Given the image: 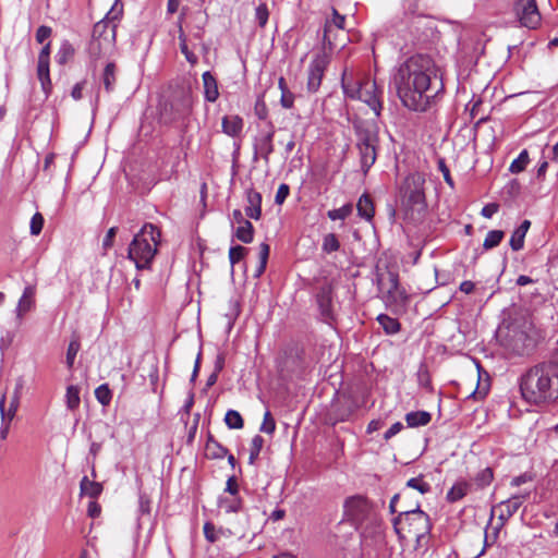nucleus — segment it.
Masks as SVG:
<instances>
[{
  "label": "nucleus",
  "mask_w": 558,
  "mask_h": 558,
  "mask_svg": "<svg viewBox=\"0 0 558 558\" xmlns=\"http://www.w3.org/2000/svg\"><path fill=\"white\" fill-rule=\"evenodd\" d=\"M395 85L402 105L418 112L426 111L444 88L435 61L422 53L410 57L399 66Z\"/></svg>",
  "instance_id": "obj_1"
},
{
  "label": "nucleus",
  "mask_w": 558,
  "mask_h": 558,
  "mask_svg": "<svg viewBox=\"0 0 558 558\" xmlns=\"http://www.w3.org/2000/svg\"><path fill=\"white\" fill-rule=\"evenodd\" d=\"M520 391L531 404L558 401V350L548 361L532 366L521 376Z\"/></svg>",
  "instance_id": "obj_2"
},
{
  "label": "nucleus",
  "mask_w": 558,
  "mask_h": 558,
  "mask_svg": "<svg viewBox=\"0 0 558 558\" xmlns=\"http://www.w3.org/2000/svg\"><path fill=\"white\" fill-rule=\"evenodd\" d=\"M424 185V174L412 172L404 178L399 187L400 203L405 219L412 222L421 221L427 208Z\"/></svg>",
  "instance_id": "obj_3"
},
{
  "label": "nucleus",
  "mask_w": 558,
  "mask_h": 558,
  "mask_svg": "<svg viewBox=\"0 0 558 558\" xmlns=\"http://www.w3.org/2000/svg\"><path fill=\"white\" fill-rule=\"evenodd\" d=\"M355 135V148L359 153L361 169L368 172L377 159L379 148V128L373 120L355 118L352 120Z\"/></svg>",
  "instance_id": "obj_4"
},
{
  "label": "nucleus",
  "mask_w": 558,
  "mask_h": 558,
  "mask_svg": "<svg viewBox=\"0 0 558 558\" xmlns=\"http://www.w3.org/2000/svg\"><path fill=\"white\" fill-rule=\"evenodd\" d=\"M341 87L345 97L365 102L376 117L380 116L383 89L378 87L375 80L365 75L354 77L344 70L341 75Z\"/></svg>",
  "instance_id": "obj_5"
},
{
  "label": "nucleus",
  "mask_w": 558,
  "mask_h": 558,
  "mask_svg": "<svg viewBox=\"0 0 558 558\" xmlns=\"http://www.w3.org/2000/svg\"><path fill=\"white\" fill-rule=\"evenodd\" d=\"M160 230L153 223H145L129 245L128 258L135 263L137 270L150 269L160 243Z\"/></svg>",
  "instance_id": "obj_6"
},
{
  "label": "nucleus",
  "mask_w": 558,
  "mask_h": 558,
  "mask_svg": "<svg viewBox=\"0 0 558 558\" xmlns=\"http://www.w3.org/2000/svg\"><path fill=\"white\" fill-rule=\"evenodd\" d=\"M375 281L388 308L395 313L407 308L410 296L405 289L400 286L398 271L390 269L387 265L384 268L377 265Z\"/></svg>",
  "instance_id": "obj_7"
},
{
  "label": "nucleus",
  "mask_w": 558,
  "mask_h": 558,
  "mask_svg": "<svg viewBox=\"0 0 558 558\" xmlns=\"http://www.w3.org/2000/svg\"><path fill=\"white\" fill-rule=\"evenodd\" d=\"M391 523L399 542H403L407 534L430 533L433 527L429 515L421 509L417 500L415 504L403 505Z\"/></svg>",
  "instance_id": "obj_8"
},
{
  "label": "nucleus",
  "mask_w": 558,
  "mask_h": 558,
  "mask_svg": "<svg viewBox=\"0 0 558 558\" xmlns=\"http://www.w3.org/2000/svg\"><path fill=\"white\" fill-rule=\"evenodd\" d=\"M193 94L186 86L175 88L169 99L160 107V121L165 124H172L185 121L192 113Z\"/></svg>",
  "instance_id": "obj_9"
},
{
  "label": "nucleus",
  "mask_w": 558,
  "mask_h": 558,
  "mask_svg": "<svg viewBox=\"0 0 558 558\" xmlns=\"http://www.w3.org/2000/svg\"><path fill=\"white\" fill-rule=\"evenodd\" d=\"M329 28L326 29V35L322 39V50L318 52L315 58L312 60L308 66V77H307V90L310 93H316L322 84L324 73L327 66L330 63V57L332 51L335 50V44L329 38L328 35Z\"/></svg>",
  "instance_id": "obj_10"
},
{
  "label": "nucleus",
  "mask_w": 558,
  "mask_h": 558,
  "mask_svg": "<svg viewBox=\"0 0 558 558\" xmlns=\"http://www.w3.org/2000/svg\"><path fill=\"white\" fill-rule=\"evenodd\" d=\"M316 304L319 312L320 320L332 325L336 317L333 313V286L329 281H325L318 287L315 294Z\"/></svg>",
  "instance_id": "obj_11"
},
{
  "label": "nucleus",
  "mask_w": 558,
  "mask_h": 558,
  "mask_svg": "<svg viewBox=\"0 0 558 558\" xmlns=\"http://www.w3.org/2000/svg\"><path fill=\"white\" fill-rule=\"evenodd\" d=\"M343 507L348 520L355 524L364 522L373 511L372 502L361 495L347 498Z\"/></svg>",
  "instance_id": "obj_12"
},
{
  "label": "nucleus",
  "mask_w": 558,
  "mask_h": 558,
  "mask_svg": "<svg viewBox=\"0 0 558 558\" xmlns=\"http://www.w3.org/2000/svg\"><path fill=\"white\" fill-rule=\"evenodd\" d=\"M514 10L521 24L525 27L536 28L541 23L536 0H515Z\"/></svg>",
  "instance_id": "obj_13"
},
{
  "label": "nucleus",
  "mask_w": 558,
  "mask_h": 558,
  "mask_svg": "<svg viewBox=\"0 0 558 558\" xmlns=\"http://www.w3.org/2000/svg\"><path fill=\"white\" fill-rule=\"evenodd\" d=\"M268 125H269V131L264 134H260L259 136H256L254 138V143H253V149H254L253 160L257 161L258 158H262L266 165L269 163L270 155L275 150V145H274L275 126H274L272 122H269Z\"/></svg>",
  "instance_id": "obj_14"
},
{
  "label": "nucleus",
  "mask_w": 558,
  "mask_h": 558,
  "mask_svg": "<svg viewBox=\"0 0 558 558\" xmlns=\"http://www.w3.org/2000/svg\"><path fill=\"white\" fill-rule=\"evenodd\" d=\"M525 498V495H515L497 506L500 513L498 514L499 524L495 527V538L498 537V533L506 522L520 509Z\"/></svg>",
  "instance_id": "obj_15"
},
{
  "label": "nucleus",
  "mask_w": 558,
  "mask_h": 558,
  "mask_svg": "<svg viewBox=\"0 0 558 558\" xmlns=\"http://www.w3.org/2000/svg\"><path fill=\"white\" fill-rule=\"evenodd\" d=\"M232 223H238V228L234 231V236L245 243H252L254 240V227L252 222L244 218L240 209H234L231 214Z\"/></svg>",
  "instance_id": "obj_16"
},
{
  "label": "nucleus",
  "mask_w": 558,
  "mask_h": 558,
  "mask_svg": "<svg viewBox=\"0 0 558 558\" xmlns=\"http://www.w3.org/2000/svg\"><path fill=\"white\" fill-rule=\"evenodd\" d=\"M23 388H24V380L22 378H19L15 384L14 391L10 398L8 409H5V401H7L5 396H2V398L0 399V412H1V417H2L3 422H5V421L11 422L13 420V417L15 416V413L20 405V400H21Z\"/></svg>",
  "instance_id": "obj_17"
},
{
  "label": "nucleus",
  "mask_w": 558,
  "mask_h": 558,
  "mask_svg": "<svg viewBox=\"0 0 558 558\" xmlns=\"http://www.w3.org/2000/svg\"><path fill=\"white\" fill-rule=\"evenodd\" d=\"M117 20H108L107 16L97 22L94 25L93 28V39L94 40H100L105 39L108 41H114L116 40V29L117 24L114 23Z\"/></svg>",
  "instance_id": "obj_18"
},
{
  "label": "nucleus",
  "mask_w": 558,
  "mask_h": 558,
  "mask_svg": "<svg viewBox=\"0 0 558 558\" xmlns=\"http://www.w3.org/2000/svg\"><path fill=\"white\" fill-rule=\"evenodd\" d=\"M247 205L245 207V215L258 220L262 217V194L254 189H247L245 192Z\"/></svg>",
  "instance_id": "obj_19"
},
{
  "label": "nucleus",
  "mask_w": 558,
  "mask_h": 558,
  "mask_svg": "<svg viewBox=\"0 0 558 558\" xmlns=\"http://www.w3.org/2000/svg\"><path fill=\"white\" fill-rule=\"evenodd\" d=\"M35 296H36V287L34 284H29L25 287L22 296L19 300L16 306V316L19 319L32 311L35 306Z\"/></svg>",
  "instance_id": "obj_20"
},
{
  "label": "nucleus",
  "mask_w": 558,
  "mask_h": 558,
  "mask_svg": "<svg viewBox=\"0 0 558 558\" xmlns=\"http://www.w3.org/2000/svg\"><path fill=\"white\" fill-rule=\"evenodd\" d=\"M36 74H37V78L40 83L41 90L44 92L46 98H48L52 93V82H51V77H50V62L37 61Z\"/></svg>",
  "instance_id": "obj_21"
},
{
  "label": "nucleus",
  "mask_w": 558,
  "mask_h": 558,
  "mask_svg": "<svg viewBox=\"0 0 558 558\" xmlns=\"http://www.w3.org/2000/svg\"><path fill=\"white\" fill-rule=\"evenodd\" d=\"M204 98L208 102H215L219 97L218 82L211 72L206 71L202 75Z\"/></svg>",
  "instance_id": "obj_22"
},
{
  "label": "nucleus",
  "mask_w": 558,
  "mask_h": 558,
  "mask_svg": "<svg viewBox=\"0 0 558 558\" xmlns=\"http://www.w3.org/2000/svg\"><path fill=\"white\" fill-rule=\"evenodd\" d=\"M222 132L229 136L235 137L243 130V119L235 116H225L221 121Z\"/></svg>",
  "instance_id": "obj_23"
},
{
  "label": "nucleus",
  "mask_w": 558,
  "mask_h": 558,
  "mask_svg": "<svg viewBox=\"0 0 558 558\" xmlns=\"http://www.w3.org/2000/svg\"><path fill=\"white\" fill-rule=\"evenodd\" d=\"M531 227V221L525 219L521 222V225L512 232L510 239V247L518 252L524 247V239Z\"/></svg>",
  "instance_id": "obj_24"
},
{
  "label": "nucleus",
  "mask_w": 558,
  "mask_h": 558,
  "mask_svg": "<svg viewBox=\"0 0 558 558\" xmlns=\"http://www.w3.org/2000/svg\"><path fill=\"white\" fill-rule=\"evenodd\" d=\"M356 210L357 215L367 220L371 221L374 218L375 215V207L372 197L364 193L357 201L356 204Z\"/></svg>",
  "instance_id": "obj_25"
},
{
  "label": "nucleus",
  "mask_w": 558,
  "mask_h": 558,
  "mask_svg": "<svg viewBox=\"0 0 558 558\" xmlns=\"http://www.w3.org/2000/svg\"><path fill=\"white\" fill-rule=\"evenodd\" d=\"M205 451L206 456L210 459H222L229 453L228 449L218 442L210 434L207 437Z\"/></svg>",
  "instance_id": "obj_26"
},
{
  "label": "nucleus",
  "mask_w": 558,
  "mask_h": 558,
  "mask_svg": "<svg viewBox=\"0 0 558 558\" xmlns=\"http://www.w3.org/2000/svg\"><path fill=\"white\" fill-rule=\"evenodd\" d=\"M204 536L209 543H216L221 537H229L232 535V532L229 529L219 527L217 529L214 523L205 522L204 527Z\"/></svg>",
  "instance_id": "obj_27"
},
{
  "label": "nucleus",
  "mask_w": 558,
  "mask_h": 558,
  "mask_svg": "<svg viewBox=\"0 0 558 558\" xmlns=\"http://www.w3.org/2000/svg\"><path fill=\"white\" fill-rule=\"evenodd\" d=\"M101 82L108 94L113 92L117 83V65L114 62H108L106 64L101 74Z\"/></svg>",
  "instance_id": "obj_28"
},
{
  "label": "nucleus",
  "mask_w": 558,
  "mask_h": 558,
  "mask_svg": "<svg viewBox=\"0 0 558 558\" xmlns=\"http://www.w3.org/2000/svg\"><path fill=\"white\" fill-rule=\"evenodd\" d=\"M81 494L86 495L93 499L98 498L102 493V484L96 481H90L87 476H84L80 483Z\"/></svg>",
  "instance_id": "obj_29"
},
{
  "label": "nucleus",
  "mask_w": 558,
  "mask_h": 558,
  "mask_svg": "<svg viewBox=\"0 0 558 558\" xmlns=\"http://www.w3.org/2000/svg\"><path fill=\"white\" fill-rule=\"evenodd\" d=\"M430 420L432 414L427 411H413L405 414V422L409 427L425 426Z\"/></svg>",
  "instance_id": "obj_30"
},
{
  "label": "nucleus",
  "mask_w": 558,
  "mask_h": 558,
  "mask_svg": "<svg viewBox=\"0 0 558 558\" xmlns=\"http://www.w3.org/2000/svg\"><path fill=\"white\" fill-rule=\"evenodd\" d=\"M376 319L387 335H396L401 329L400 322L387 314H379Z\"/></svg>",
  "instance_id": "obj_31"
},
{
  "label": "nucleus",
  "mask_w": 558,
  "mask_h": 558,
  "mask_svg": "<svg viewBox=\"0 0 558 558\" xmlns=\"http://www.w3.org/2000/svg\"><path fill=\"white\" fill-rule=\"evenodd\" d=\"M74 54L75 48L73 45L69 40H63L56 56L57 62L64 65L74 58Z\"/></svg>",
  "instance_id": "obj_32"
},
{
  "label": "nucleus",
  "mask_w": 558,
  "mask_h": 558,
  "mask_svg": "<svg viewBox=\"0 0 558 558\" xmlns=\"http://www.w3.org/2000/svg\"><path fill=\"white\" fill-rule=\"evenodd\" d=\"M344 23L345 16L341 15L335 8H332V19L326 21L323 37L326 35V29L329 28L328 35L329 38L331 39V33L333 28H337L338 31H343Z\"/></svg>",
  "instance_id": "obj_33"
},
{
  "label": "nucleus",
  "mask_w": 558,
  "mask_h": 558,
  "mask_svg": "<svg viewBox=\"0 0 558 558\" xmlns=\"http://www.w3.org/2000/svg\"><path fill=\"white\" fill-rule=\"evenodd\" d=\"M81 349V338L77 333H73L71 341L66 351V366L68 368H72L74 365V361L76 357L77 352Z\"/></svg>",
  "instance_id": "obj_34"
},
{
  "label": "nucleus",
  "mask_w": 558,
  "mask_h": 558,
  "mask_svg": "<svg viewBox=\"0 0 558 558\" xmlns=\"http://www.w3.org/2000/svg\"><path fill=\"white\" fill-rule=\"evenodd\" d=\"M468 489L469 484L466 482H459L454 484L447 493V500L449 502H456L462 499L468 494Z\"/></svg>",
  "instance_id": "obj_35"
},
{
  "label": "nucleus",
  "mask_w": 558,
  "mask_h": 558,
  "mask_svg": "<svg viewBox=\"0 0 558 558\" xmlns=\"http://www.w3.org/2000/svg\"><path fill=\"white\" fill-rule=\"evenodd\" d=\"M66 408L71 411L78 409L81 403L80 388L77 386H69L65 393Z\"/></svg>",
  "instance_id": "obj_36"
},
{
  "label": "nucleus",
  "mask_w": 558,
  "mask_h": 558,
  "mask_svg": "<svg viewBox=\"0 0 558 558\" xmlns=\"http://www.w3.org/2000/svg\"><path fill=\"white\" fill-rule=\"evenodd\" d=\"M219 506L226 512H239L242 509V499L240 496H232V498L220 497Z\"/></svg>",
  "instance_id": "obj_37"
},
{
  "label": "nucleus",
  "mask_w": 558,
  "mask_h": 558,
  "mask_svg": "<svg viewBox=\"0 0 558 558\" xmlns=\"http://www.w3.org/2000/svg\"><path fill=\"white\" fill-rule=\"evenodd\" d=\"M529 162H530L529 153H527V150H526V149H523V150L519 154L518 158H515V159L511 162V165H510V167H509V171H510L511 173H520V172H522V171H524V170H525V168H526V166L529 165Z\"/></svg>",
  "instance_id": "obj_38"
},
{
  "label": "nucleus",
  "mask_w": 558,
  "mask_h": 558,
  "mask_svg": "<svg viewBox=\"0 0 558 558\" xmlns=\"http://www.w3.org/2000/svg\"><path fill=\"white\" fill-rule=\"evenodd\" d=\"M416 376L417 383L421 387L425 388L428 391L433 390L430 374L425 363L420 364Z\"/></svg>",
  "instance_id": "obj_39"
},
{
  "label": "nucleus",
  "mask_w": 558,
  "mask_h": 558,
  "mask_svg": "<svg viewBox=\"0 0 558 558\" xmlns=\"http://www.w3.org/2000/svg\"><path fill=\"white\" fill-rule=\"evenodd\" d=\"M504 235H505V233L501 230L489 231L484 240L483 247L485 250H492V248L498 246L500 244L501 240L504 239Z\"/></svg>",
  "instance_id": "obj_40"
},
{
  "label": "nucleus",
  "mask_w": 558,
  "mask_h": 558,
  "mask_svg": "<svg viewBox=\"0 0 558 558\" xmlns=\"http://www.w3.org/2000/svg\"><path fill=\"white\" fill-rule=\"evenodd\" d=\"M95 397L97 401L106 407L109 405L112 400V392L108 384H102L95 389Z\"/></svg>",
  "instance_id": "obj_41"
},
{
  "label": "nucleus",
  "mask_w": 558,
  "mask_h": 558,
  "mask_svg": "<svg viewBox=\"0 0 558 558\" xmlns=\"http://www.w3.org/2000/svg\"><path fill=\"white\" fill-rule=\"evenodd\" d=\"M225 422L227 426L231 429H240L244 425V421L241 414L235 410H229L226 413Z\"/></svg>",
  "instance_id": "obj_42"
},
{
  "label": "nucleus",
  "mask_w": 558,
  "mask_h": 558,
  "mask_svg": "<svg viewBox=\"0 0 558 558\" xmlns=\"http://www.w3.org/2000/svg\"><path fill=\"white\" fill-rule=\"evenodd\" d=\"M179 40H180V50L185 56L186 60L193 65L196 64L198 61V58L189 50L187 44H186V36L182 29V26H180L179 29Z\"/></svg>",
  "instance_id": "obj_43"
},
{
  "label": "nucleus",
  "mask_w": 558,
  "mask_h": 558,
  "mask_svg": "<svg viewBox=\"0 0 558 558\" xmlns=\"http://www.w3.org/2000/svg\"><path fill=\"white\" fill-rule=\"evenodd\" d=\"M407 488L416 489L423 495L432 490V486L423 480V475L410 478L407 482Z\"/></svg>",
  "instance_id": "obj_44"
},
{
  "label": "nucleus",
  "mask_w": 558,
  "mask_h": 558,
  "mask_svg": "<svg viewBox=\"0 0 558 558\" xmlns=\"http://www.w3.org/2000/svg\"><path fill=\"white\" fill-rule=\"evenodd\" d=\"M340 248V242L335 233H328L324 236L322 250L325 253H333Z\"/></svg>",
  "instance_id": "obj_45"
},
{
  "label": "nucleus",
  "mask_w": 558,
  "mask_h": 558,
  "mask_svg": "<svg viewBox=\"0 0 558 558\" xmlns=\"http://www.w3.org/2000/svg\"><path fill=\"white\" fill-rule=\"evenodd\" d=\"M264 446V438L260 435H255L252 439L251 448H250V457L248 463L253 464L258 458L260 450Z\"/></svg>",
  "instance_id": "obj_46"
},
{
  "label": "nucleus",
  "mask_w": 558,
  "mask_h": 558,
  "mask_svg": "<svg viewBox=\"0 0 558 558\" xmlns=\"http://www.w3.org/2000/svg\"><path fill=\"white\" fill-rule=\"evenodd\" d=\"M352 210L353 206L351 204H345L340 208L329 210L327 216L331 220H344L352 214Z\"/></svg>",
  "instance_id": "obj_47"
},
{
  "label": "nucleus",
  "mask_w": 558,
  "mask_h": 558,
  "mask_svg": "<svg viewBox=\"0 0 558 558\" xmlns=\"http://www.w3.org/2000/svg\"><path fill=\"white\" fill-rule=\"evenodd\" d=\"M493 478V470L490 468H485L476 474L474 481L480 488H484L492 483Z\"/></svg>",
  "instance_id": "obj_48"
},
{
  "label": "nucleus",
  "mask_w": 558,
  "mask_h": 558,
  "mask_svg": "<svg viewBox=\"0 0 558 558\" xmlns=\"http://www.w3.org/2000/svg\"><path fill=\"white\" fill-rule=\"evenodd\" d=\"M247 253L248 248L242 245L231 246L229 250V260L231 266H234L236 263L243 259Z\"/></svg>",
  "instance_id": "obj_49"
},
{
  "label": "nucleus",
  "mask_w": 558,
  "mask_h": 558,
  "mask_svg": "<svg viewBox=\"0 0 558 558\" xmlns=\"http://www.w3.org/2000/svg\"><path fill=\"white\" fill-rule=\"evenodd\" d=\"M45 223L44 216L40 213H35L31 219L29 231L32 235H39L43 231Z\"/></svg>",
  "instance_id": "obj_50"
},
{
  "label": "nucleus",
  "mask_w": 558,
  "mask_h": 558,
  "mask_svg": "<svg viewBox=\"0 0 558 558\" xmlns=\"http://www.w3.org/2000/svg\"><path fill=\"white\" fill-rule=\"evenodd\" d=\"M254 112L259 120H265L268 117V108L264 100V95H259L255 101Z\"/></svg>",
  "instance_id": "obj_51"
},
{
  "label": "nucleus",
  "mask_w": 558,
  "mask_h": 558,
  "mask_svg": "<svg viewBox=\"0 0 558 558\" xmlns=\"http://www.w3.org/2000/svg\"><path fill=\"white\" fill-rule=\"evenodd\" d=\"M276 430V422L269 411L264 414V420L260 425V432L266 434H274Z\"/></svg>",
  "instance_id": "obj_52"
},
{
  "label": "nucleus",
  "mask_w": 558,
  "mask_h": 558,
  "mask_svg": "<svg viewBox=\"0 0 558 558\" xmlns=\"http://www.w3.org/2000/svg\"><path fill=\"white\" fill-rule=\"evenodd\" d=\"M289 194H290V186L286 183L280 184L277 190L276 196H275V203L277 205L283 204L284 201L287 199V197L289 196Z\"/></svg>",
  "instance_id": "obj_53"
},
{
  "label": "nucleus",
  "mask_w": 558,
  "mask_h": 558,
  "mask_svg": "<svg viewBox=\"0 0 558 558\" xmlns=\"http://www.w3.org/2000/svg\"><path fill=\"white\" fill-rule=\"evenodd\" d=\"M123 14V3L120 0H116L110 11L107 13L108 20H120Z\"/></svg>",
  "instance_id": "obj_54"
},
{
  "label": "nucleus",
  "mask_w": 558,
  "mask_h": 558,
  "mask_svg": "<svg viewBox=\"0 0 558 558\" xmlns=\"http://www.w3.org/2000/svg\"><path fill=\"white\" fill-rule=\"evenodd\" d=\"M52 34L50 26L41 25L36 31V40L38 44H44Z\"/></svg>",
  "instance_id": "obj_55"
},
{
  "label": "nucleus",
  "mask_w": 558,
  "mask_h": 558,
  "mask_svg": "<svg viewBox=\"0 0 558 558\" xmlns=\"http://www.w3.org/2000/svg\"><path fill=\"white\" fill-rule=\"evenodd\" d=\"M438 169L439 171L442 173L444 175V180L445 182L450 186V187H453L454 186V182H453V179L450 174V170L449 168L447 167L446 162L444 159H439L438 160Z\"/></svg>",
  "instance_id": "obj_56"
},
{
  "label": "nucleus",
  "mask_w": 558,
  "mask_h": 558,
  "mask_svg": "<svg viewBox=\"0 0 558 558\" xmlns=\"http://www.w3.org/2000/svg\"><path fill=\"white\" fill-rule=\"evenodd\" d=\"M268 9L265 4H260L256 8V20L260 27H264L268 21Z\"/></svg>",
  "instance_id": "obj_57"
},
{
  "label": "nucleus",
  "mask_w": 558,
  "mask_h": 558,
  "mask_svg": "<svg viewBox=\"0 0 558 558\" xmlns=\"http://www.w3.org/2000/svg\"><path fill=\"white\" fill-rule=\"evenodd\" d=\"M294 94L289 90H283L280 97V105L286 109H291L294 105Z\"/></svg>",
  "instance_id": "obj_58"
},
{
  "label": "nucleus",
  "mask_w": 558,
  "mask_h": 558,
  "mask_svg": "<svg viewBox=\"0 0 558 558\" xmlns=\"http://www.w3.org/2000/svg\"><path fill=\"white\" fill-rule=\"evenodd\" d=\"M225 490L231 496H239V485L234 475L228 478Z\"/></svg>",
  "instance_id": "obj_59"
},
{
  "label": "nucleus",
  "mask_w": 558,
  "mask_h": 558,
  "mask_svg": "<svg viewBox=\"0 0 558 558\" xmlns=\"http://www.w3.org/2000/svg\"><path fill=\"white\" fill-rule=\"evenodd\" d=\"M499 210L497 203H489L482 208V216L485 218H492Z\"/></svg>",
  "instance_id": "obj_60"
},
{
  "label": "nucleus",
  "mask_w": 558,
  "mask_h": 558,
  "mask_svg": "<svg viewBox=\"0 0 558 558\" xmlns=\"http://www.w3.org/2000/svg\"><path fill=\"white\" fill-rule=\"evenodd\" d=\"M117 231H118L117 227H112L108 230V232L102 241V246L105 250H108L113 245V239L117 234Z\"/></svg>",
  "instance_id": "obj_61"
},
{
  "label": "nucleus",
  "mask_w": 558,
  "mask_h": 558,
  "mask_svg": "<svg viewBox=\"0 0 558 558\" xmlns=\"http://www.w3.org/2000/svg\"><path fill=\"white\" fill-rule=\"evenodd\" d=\"M50 53H51V41L45 44L38 54L39 62H50Z\"/></svg>",
  "instance_id": "obj_62"
},
{
  "label": "nucleus",
  "mask_w": 558,
  "mask_h": 558,
  "mask_svg": "<svg viewBox=\"0 0 558 558\" xmlns=\"http://www.w3.org/2000/svg\"><path fill=\"white\" fill-rule=\"evenodd\" d=\"M403 428L402 423L397 422L390 426V428L384 434V439L389 440L393 436H396L398 433H400Z\"/></svg>",
  "instance_id": "obj_63"
},
{
  "label": "nucleus",
  "mask_w": 558,
  "mask_h": 558,
  "mask_svg": "<svg viewBox=\"0 0 558 558\" xmlns=\"http://www.w3.org/2000/svg\"><path fill=\"white\" fill-rule=\"evenodd\" d=\"M89 53L94 59L99 58L101 53V41L92 39L89 43Z\"/></svg>",
  "instance_id": "obj_64"
}]
</instances>
